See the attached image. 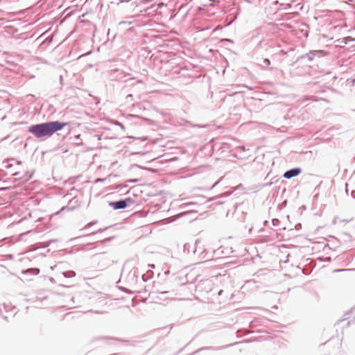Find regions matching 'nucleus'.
Here are the masks:
<instances>
[{"label": "nucleus", "mask_w": 355, "mask_h": 355, "mask_svg": "<svg viewBox=\"0 0 355 355\" xmlns=\"http://www.w3.org/2000/svg\"><path fill=\"white\" fill-rule=\"evenodd\" d=\"M80 135H78L76 136V138H77V139H80Z\"/></svg>", "instance_id": "20e7f679"}, {"label": "nucleus", "mask_w": 355, "mask_h": 355, "mask_svg": "<svg viewBox=\"0 0 355 355\" xmlns=\"http://www.w3.org/2000/svg\"><path fill=\"white\" fill-rule=\"evenodd\" d=\"M300 173H301V169L300 168H293L291 170H289V171H286L284 174V177L285 178L290 179V178H291L293 177L298 175Z\"/></svg>", "instance_id": "f03ea898"}, {"label": "nucleus", "mask_w": 355, "mask_h": 355, "mask_svg": "<svg viewBox=\"0 0 355 355\" xmlns=\"http://www.w3.org/2000/svg\"><path fill=\"white\" fill-rule=\"evenodd\" d=\"M68 124V123L64 122L51 121L31 125L29 127L28 131L37 138L49 137L51 136L57 131L62 130Z\"/></svg>", "instance_id": "f257e3e1"}, {"label": "nucleus", "mask_w": 355, "mask_h": 355, "mask_svg": "<svg viewBox=\"0 0 355 355\" xmlns=\"http://www.w3.org/2000/svg\"><path fill=\"white\" fill-rule=\"evenodd\" d=\"M112 206L114 209H123L127 206V203L125 200H120L118 202H113Z\"/></svg>", "instance_id": "7ed1b4c3"}]
</instances>
